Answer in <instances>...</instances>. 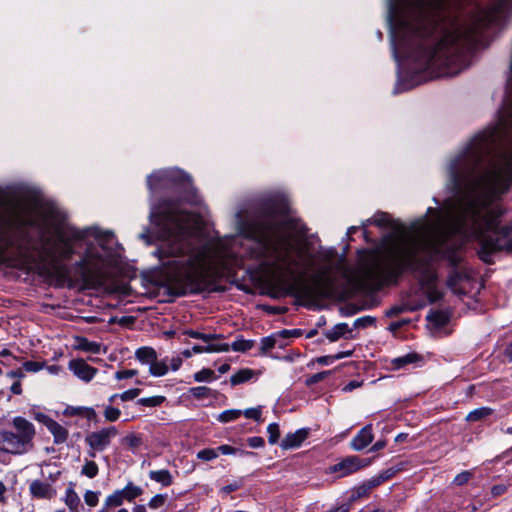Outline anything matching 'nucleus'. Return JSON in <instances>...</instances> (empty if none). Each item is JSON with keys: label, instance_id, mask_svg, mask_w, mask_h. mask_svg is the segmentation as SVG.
Wrapping results in <instances>:
<instances>
[{"label": "nucleus", "instance_id": "15", "mask_svg": "<svg viewBox=\"0 0 512 512\" xmlns=\"http://www.w3.org/2000/svg\"><path fill=\"white\" fill-rule=\"evenodd\" d=\"M352 329L349 328L347 323H338L333 326L330 330H327L324 334L330 342H335L340 338L352 339Z\"/></svg>", "mask_w": 512, "mask_h": 512}, {"label": "nucleus", "instance_id": "45", "mask_svg": "<svg viewBox=\"0 0 512 512\" xmlns=\"http://www.w3.org/2000/svg\"><path fill=\"white\" fill-rule=\"evenodd\" d=\"M461 280V275L458 271H452L448 278H447V286L452 289V290H455L456 286L458 285L459 281Z\"/></svg>", "mask_w": 512, "mask_h": 512}, {"label": "nucleus", "instance_id": "12", "mask_svg": "<svg viewBox=\"0 0 512 512\" xmlns=\"http://www.w3.org/2000/svg\"><path fill=\"white\" fill-rule=\"evenodd\" d=\"M373 441L372 425L363 427L351 440V447L356 451L365 449Z\"/></svg>", "mask_w": 512, "mask_h": 512}, {"label": "nucleus", "instance_id": "62", "mask_svg": "<svg viewBox=\"0 0 512 512\" xmlns=\"http://www.w3.org/2000/svg\"><path fill=\"white\" fill-rule=\"evenodd\" d=\"M11 393L15 395H21L22 394V385L19 380H16L10 387Z\"/></svg>", "mask_w": 512, "mask_h": 512}, {"label": "nucleus", "instance_id": "52", "mask_svg": "<svg viewBox=\"0 0 512 512\" xmlns=\"http://www.w3.org/2000/svg\"><path fill=\"white\" fill-rule=\"evenodd\" d=\"M111 322H113V323H118V324H119V325H121V326H126V327H128V326H130V325L134 324V322H135V318H134L133 316H122V317H120L119 319H117V318H113V319L111 320Z\"/></svg>", "mask_w": 512, "mask_h": 512}, {"label": "nucleus", "instance_id": "16", "mask_svg": "<svg viewBox=\"0 0 512 512\" xmlns=\"http://www.w3.org/2000/svg\"><path fill=\"white\" fill-rule=\"evenodd\" d=\"M135 358L143 365H151L158 358L154 348L143 346L135 351Z\"/></svg>", "mask_w": 512, "mask_h": 512}, {"label": "nucleus", "instance_id": "22", "mask_svg": "<svg viewBox=\"0 0 512 512\" xmlns=\"http://www.w3.org/2000/svg\"><path fill=\"white\" fill-rule=\"evenodd\" d=\"M254 375V371L249 368L240 369L237 373L230 377V383L232 386L239 385L241 383L249 381Z\"/></svg>", "mask_w": 512, "mask_h": 512}, {"label": "nucleus", "instance_id": "40", "mask_svg": "<svg viewBox=\"0 0 512 512\" xmlns=\"http://www.w3.org/2000/svg\"><path fill=\"white\" fill-rule=\"evenodd\" d=\"M121 411L113 406H106L104 409V417L109 422H115L120 418Z\"/></svg>", "mask_w": 512, "mask_h": 512}, {"label": "nucleus", "instance_id": "57", "mask_svg": "<svg viewBox=\"0 0 512 512\" xmlns=\"http://www.w3.org/2000/svg\"><path fill=\"white\" fill-rule=\"evenodd\" d=\"M124 441L130 447H137L141 443V439L138 436L134 435V434L127 435L125 437Z\"/></svg>", "mask_w": 512, "mask_h": 512}, {"label": "nucleus", "instance_id": "2", "mask_svg": "<svg viewBox=\"0 0 512 512\" xmlns=\"http://www.w3.org/2000/svg\"><path fill=\"white\" fill-rule=\"evenodd\" d=\"M33 202H19L14 205H0V261H4L8 251L21 253L25 244L20 239L26 228H40L41 253L47 261L51 274L69 286L81 284L93 288L105 280V260L99 252L87 248L84 255L72 265L69 261L76 248L86 239L87 229H79L58 220V212L49 208L45 217L57 220L48 235L36 217Z\"/></svg>", "mask_w": 512, "mask_h": 512}, {"label": "nucleus", "instance_id": "54", "mask_svg": "<svg viewBox=\"0 0 512 512\" xmlns=\"http://www.w3.org/2000/svg\"><path fill=\"white\" fill-rule=\"evenodd\" d=\"M248 445L251 448H261L264 446V439L260 436H254L247 439Z\"/></svg>", "mask_w": 512, "mask_h": 512}, {"label": "nucleus", "instance_id": "26", "mask_svg": "<svg viewBox=\"0 0 512 512\" xmlns=\"http://www.w3.org/2000/svg\"><path fill=\"white\" fill-rule=\"evenodd\" d=\"M255 345L254 340H246L243 338H237L231 345H229V350L237 352H247L252 349Z\"/></svg>", "mask_w": 512, "mask_h": 512}, {"label": "nucleus", "instance_id": "34", "mask_svg": "<svg viewBox=\"0 0 512 512\" xmlns=\"http://www.w3.org/2000/svg\"><path fill=\"white\" fill-rule=\"evenodd\" d=\"M217 453H221L223 455H230L239 452L243 456H254L255 453L247 450H238L230 445H221L217 449Z\"/></svg>", "mask_w": 512, "mask_h": 512}, {"label": "nucleus", "instance_id": "42", "mask_svg": "<svg viewBox=\"0 0 512 512\" xmlns=\"http://www.w3.org/2000/svg\"><path fill=\"white\" fill-rule=\"evenodd\" d=\"M218 457L216 449L206 448L197 453V458L203 461H211Z\"/></svg>", "mask_w": 512, "mask_h": 512}, {"label": "nucleus", "instance_id": "24", "mask_svg": "<svg viewBox=\"0 0 512 512\" xmlns=\"http://www.w3.org/2000/svg\"><path fill=\"white\" fill-rule=\"evenodd\" d=\"M149 372L152 376L161 377L167 374L168 365L166 360L158 361V358L149 366Z\"/></svg>", "mask_w": 512, "mask_h": 512}, {"label": "nucleus", "instance_id": "27", "mask_svg": "<svg viewBox=\"0 0 512 512\" xmlns=\"http://www.w3.org/2000/svg\"><path fill=\"white\" fill-rule=\"evenodd\" d=\"M65 503L71 511H77L78 505L80 503V498L72 487L66 489Z\"/></svg>", "mask_w": 512, "mask_h": 512}, {"label": "nucleus", "instance_id": "47", "mask_svg": "<svg viewBox=\"0 0 512 512\" xmlns=\"http://www.w3.org/2000/svg\"><path fill=\"white\" fill-rule=\"evenodd\" d=\"M471 477H472V473L470 471H463L456 475L453 482L456 485L461 486V485L467 483L471 479Z\"/></svg>", "mask_w": 512, "mask_h": 512}, {"label": "nucleus", "instance_id": "11", "mask_svg": "<svg viewBox=\"0 0 512 512\" xmlns=\"http://www.w3.org/2000/svg\"><path fill=\"white\" fill-rule=\"evenodd\" d=\"M308 435V428H301L294 433H288L281 441L280 447L284 450L298 448L307 439Z\"/></svg>", "mask_w": 512, "mask_h": 512}, {"label": "nucleus", "instance_id": "53", "mask_svg": "<svg viewBox=\"0 0 512 512\" xmlns=\"http://www.w3.org/2000/svg\"><path fill=\"white\" fill-rule=\"evenodd\" d=\"M407 310H408V308L405 305L393 306L386 312V316L387 317H396L399 314H401Z\"/></svg>", "mask_w": 512, "mask_h": 512}, {"label": "nucleus", "instance_id": "55", "mask_svg": "<svg viewBox=\"0 0 512 512\" xmlns=\"http://www.w3.org/2000/svg\"><path fill=\"white\" fill-rule=\"evenodd\" d=\"M6 376L11 379L21 380L25 377V373L22 368H17L6 373Z\"/></svg>", "mask_w": 512, "mask_h": 512}, {"label": "nucleus", "instance_id": "63", "mask_svg": "<svg viewBox=\"0 0 512 512\" xmlns=\"http://www.w3.org/2000/svg\"><path fill=\"white\" fill-rule=\"evenodd\" d=\"M350 510V504L345 503L340 506L334 507L326 512H349Z\"/></svg>", "mask_w": 512, "mask_h": 512}, {"label": "nucleus", "instance_id": "31", "mask_svg": "<svg viewBox=\"0 0 512 512\" xmlns=\"http://www.w3.org/2000/svg\"><path fill=\"white\" fill-rule=\"evenodd\" d=\"M193 378L196 382H210L217 377L215 376V373L213 370L209 368H203L202 370L196 372L193 375Z\"/></svg>", "mask_w": 512, "mask_h": 512}, {"label": "nucleus", "instance_id": "20", "mask_svg": "<svg viewBox=\"0 0 512 512\" xmlns=\"http://www.w3.org/2000/svg\"><path fill=\"white\" fill-rule=\"evenodd\" d=\"M149 478L160 483L164 487H168L173 483V477L169 470H152L149 472Z\"/></svg>", "mask_w": 512, "mask_h": 512}, {"label": "nucleus", "instance_id": "38", "mask_svg": "<svg viewBox=\"0 0 512 512\" xmlns=\"http://www.w3.org/2000/svg\"><path fill=\"white\" fill-rule=\"evenodd\" d=\"M267 432H268V442L270 444H276L279 440V437H280V430H279V426L277 423H271L268 425L267 427Z\"/></svg>", "mask_w": 512, "mask_h": 512}, {"label": "nucleus", "instance_id": "6", "mask_svg": "<svg viewBox=\"0 0 512 512\" xmlns=\"http://www.w3.org/2000/svg\"><path fill=\"white\" fill-rule=\"evenodd\" d=\"M12 425L15 431H0V451L20 455L31 450L35 436L34 425L21 416L13 418Z\"/></svg>", "mask_w": 512, "mask_h": 512}, {"label": "nucleus", "instance_id": "14", "mask_svg": "<svg viewBox=\"0 0 512 512\" xmlns=\"http://www.w3.org/2000/svg\"><path fill=\"white\" fill-rule=\"evenodd\" d=\"M29 489L32 496L39 499H50L55 493L50 484L40 480L32 481Z\"/></svg>", "mask_w": 512, "mask_h": 512}, {"label": "nucleus", "instance_id": "19", "mask_svg": "<svg viewBox=\"0 0 512 512\" xmlns=\"http://www.w3.org/2000/svg\"><path fill=\"white\" fill-rule=\"evenodd\" d=\"M193 354L198 353H214V352H228L229 351V344L227 343H207L206 346H200V345H194L192 348Z\"/></svg>", "mask_w": 512, "mask_h": 512}, {"label": "nucleus", "instance_id": "50", "mask_svg": "<svg viewBox=\"0 0 512 512\" xmlns=\"http://www.w3.org/2000/svg\"><path fill=\"white\" fill-rule=\"evenodd\" d=\"M42 365L36 361H26L23 363L22 369L27 372H38L41 370Z\"/></svg>", "mask_w": 512, "mask_h": 512}, {"label": "nucleus", "instance_id": "1", "mask_svg": "<svg viewBox=\"0 0 512 512\" xmlns=\"http://www.w3.org/2000/svg\"><path fill=\"white\" fill-rule=\"evenodd\" d=\"M499 128L493 127L475 135L464 151L448 166L450 186L456 194H464L446 223L440 212L432 207L428 214L436 216L433 231L423 237H411L395 247L390 258H375L362 270L363 286L378 291L388 284H396L405 272L417 273L418 281L430 304L443 298L437 288L438 275L431 263L447 259L456 264L455 249L450 246L452 236L464 241H477L478 256L487 264L494 253L512 250V240L504 243L506 233L500 229L504 214L501 206H492L512 185V173L492 161L486 163Z\"/></svg>", "mask_w": 512, "mask_h": 512}, {"label": "nucleus", "instance_id": "29", "mask_svg": "<svg viewBox=\"0 0 512 512\" xmlns=\"http://www.w3.org/2000/svg\"><path fill=\"white\" fill-rule=\"evenodd\" d=\"M241 415L242 411L238 409L225 410L218 415L217 420L221 423H228L238 419Z\"/></svg>", "mask_w": 512, "mask_h": 512}, {"label": "nucleus", "instance_id": "35", "mask_svg": "<svg viewBox=\"0 0 512 512\" xmlns=\"http://www.w3.org/2000/svg\"><path fill=\"white\" fill-rule=\"evenodd\" d=\"M368 222L373 223L378 227L384 228L391 225V218L388 213L381 212L376 214L372 220H368Z\"/></svg>", "mask_w": 512, "mask_h": 512}, {"label": "nucleus", "instance_id": "49", "mask_svg": "<svg viewBox=\"0 0 512 512\" xmlns=\"http://www.w3.org/2000/svg\"><path fill=\"white\" fill-rule=\"evenodd\" d=\"M243 483L241 480H237V481H234L224 487L221 488V493L223 494H229V493H232L234 491H237L238 489H240L242 487Z\"/></svg>", "mask_w": 512, "mask_h": 512}, {"label": "nucleus", "instance_id": "5", "mask_svg": "<svg viewBox=\"0 0 512 512\" xmlns=\"http://www.w3.org/2000/svg\"><path fill=\"white\" fill-rule=\"evenodd\" d=\"M161 215L167 226L168 237L156 254L162 265L174 272L168 287L169 293L180 297L205 290L223 291V288L215 287L221 273L212 266V261L223 254L222 242L195 244L188 232L194 216L179 205L164 207Z\"/></svg>", "mask_w": 512, "mask_h": 512}, {"label": "nucleus", "instance_id": "21", "mask_svg": "<svg viewBox=\"0 0 512 512\" xmlns=\"http://www.w3.org/2000/svg\"><path fill=\"white\" fill-rule=\"evenodd\" d=\"M183 335H187V336H189L191 338H195V339H200L205 343H209L214 340L224 338V336L222 334H215V333L214 334H211V333L206 334V333H201V332H198V331H195L192 329L184 330Z\"/></svg>", "mask_w": 512, "mask_h": 512}, {"label": "nucleus", "instance_id": "46", "mask_svg": "<svg viewBox=\"0 0 512 512\" xmlns=\"http://www.w3.org/2000/svg\"><path fill=\"white\" fill-rule=\"evenodd\" d=\"M140 393H141V390L139 388H133V389H129V390L124 391L123 393L119 394V398L122 401H130V400L135 399Z\"/></svg>", "mask_w": 512, "mask_h": 512}, {"label": "nucleus", "instance_id": "8", "mask_svg": "<svg viewBox=\"0 0 512 512\" xmlns=\"http://www.w3.org/2000/svg\"><path fill=\"white\" fill-rule=\"evenodd\" d=\"M368 464L369 461L366 459L353 455L348 456L337 464L331 466L330 471L333 473H339L340 477H344L366 467Z\"/></svg>", "mask_w": 512, "mask_h": 512}, {"label": "nucleus", "instance_id": "60", "mask_svg": "<svg viewBox=\"0 0 512 512\" xmlns=\"http://www.w3.org/2000/svg\"><path fill=\"white\" fill-rule=\"evenodd\" d=\"M335 355H325V356H320L316 359V362L318 364H321V365H330L332 364L334 361H336V358H334Z\"/></svg>", "mask_w": 512, "mask_h": 512}, {"label": "nucleus", "instance_id": "51", "mask_svg": "<svg viewBox=\"0 0 512 512\" xmlns=\"http://www.w3.org/2000/svg\"><path fill=\"white\" fill-rule=\"evenodd\" d=\"M138 373L135 369H129V370H120L115 373V378L118 380L122 379H128L136 376Z\"/></svg>", "mask_w": 512, "mask_h": 512}, {"label": "nucleus", "instance_id": "25", "mask_svg": "<svg viewBox=\"0 0 512 512\" xmlns=\"http://www.w3.org/2000/svg\"><path fill=\"white\" fill-rule=\"evenodd\" d=\"M124 500L121 490H116L105 499L104 508L109 509L119 507L123 504Z\"/></svg>", "mask_w": 512, "mask_h": 512}, {"label": "nucleus", "instance_id": "59", "mask_svg": "<svg viewBox=\"0 0 512 512\" xmlns=\"http://www.w3.org/2000/svg\"><path fill=\"white\" fill-rule=\"evenodd\" d=\"M86 407H68L66 409V414L70 416H84V410Z\"/></svg>", "mask_w": 512, "mask_h": 512}, {"label": "nucleus", "instance_id": "10", "mask_svg": "<svg viewBox=\"0 0 512 512\" xmlns=\"http://www.w3.org/2000/svg\"><path fill=\"white\" fill-rule=\"evenodd\" d=\"M69 369L81 380L89 382L96 374L97 369L88 365L83 359H73L69 362Z\"/></svg>", "mask_w": 512, "mask_h": 512}, {"label": "nucleus", "instance_id": "58", "mask_svg": "<svg viewBox=\"0 0 512 512\" xmlns=\"http://www.w3.org/2000/svg\"><path fill=\"white\" fill-rule=\"evenodd\" d=\"M508 489V486L505 485V484H497V485H494L492 488H491V494L494 496V497H497V496H500L502 494H504Z\"/></svg>", "mask_w": 512, "mask_h": 512}, {"label": "nucleus", "instance_id": "48", "mask_svg": "<svg viewBox=\"0 0 512 512\" xmlns=\"http://www.w3.org/2000/svg\"><path fill=\"white\" fill-rule=\"evenodd\" d=\"M301 335H302V332L300 329H292V330L284 329L277 333L278 337H281L284 339L299 337Z\"/></svg>", "mask_w": 512, "mask_h": 512}, {"label": "nucleus", "instance_id": "44", "mask_svg": "<svg viewBox=\"0 0 512 512\" xmlns=\"http://www.w3.org/2000/svg\"><path fill=\"white\" fill-rule=\"evenodd\" d=\"M100 492H94L91 490L86 491L84 494V501L90 507H95L99 501Z\"/></svg>", "mask_w": 512, "mask_h": 512}, {"label": "nucleus", "instance_id": "43", "mask_svg": "<svg viewBox=\"0 0 512 512\" xmlns=\"http://www.w3.org/2000/svg\"><path fill=\"white\" fill-rule=\"evenodd\" d=\"M166 500H167L166 494H157L150 499L148 506L151 509H158V508H161L162 506H164Z\"/></svg>", "mask_w": 512, "mask_h": 512}, {"label": "nucleus", "instance_id": "28", "mask_svg": "<svg viewBox=\"0 0 512 512\" xmlns=\"http://www.w3.org/2000/svg\"><path fill=\"white\" fill-rule=\"evenodd\" d=\"M492 413V409L488 407H481L471 411L467 416L466 420L469 422H477Z\"/></svg>", "mask_w": 512, "mask_h": 512}, {"label": "nucleus", "instance_id": "39", "mask_svg": "<svg viewBox=\"0 0 512 512\" xmlns=\"http://www.w3.org/2000/svg\"><path fill=\"white\" fill-rule=\"evenodd\" d=\"M242 414L246 418L253 419L256 422L262 421V407L261 406H258L256 408H248V409L242 411Z\"/></svg>", "mask_w": 512, "mask_h": 512}, {"label": "nucleus", "instance_id": "23", "mask_svg": "<svg viewBox=\"0 0 512 512\" xmlns=\"http://www.w3.org/2000/svg\"><path fill=\"white\" fill-rule=\"evenodd\" d=\"M124 499L132 502L135 498L143 494L141 487L136 486L133 482H128L127 485L121 489Z\"/></svg>", "mask_w": 512, "mask_h": 512}, {"label": "nucleus", "instance_id": "17", "mask_svg": "<svg viewBox=\"0 0 512 512\" xmlns=\"http://www.w3.org/2000/svg\"><path fill=\"white\" fill-rule=\"evenodd\" d=\"M401 470L400 467H390L383 471H381L378 475L374 476L369 480V488H375L382 484L383 482L391 479L394 477L399 471Z\"/></svg>", "mask_w": 512, "mask_h": 512}, {"label": "nucleus", "instance_id": "41", "mask_svg": "<svg viewBox=\"0 0 512 512\" xmlns=\"http://www.w3.org/2000/svg\"><path fill=\"white\" fill-rule=\"evenodd\" d=\"M376 322V318L372 316H363L357 318L354 321L353 328H366L368 326L374 325Z\"/></svg>", "mask_w": 512, "mask_h": 512}, {"label": "nucleus", "instance_id": "30", "mask_svg": "<svg viewBox=\"0 0 512 512\" xmlns=\"http://www.w3.org/2000/svg\"><path fill=\"white\" fill-rule=\"evenodd\" d=\"M426 318L437 326H443L448 322V316L442 311H431Z\"/></svg>", "mask_w": 512, "mask_h": 512}, {"label": "nucleus", "instance_id": "7", "mask_svg": "<svg viewBox=\"0 0 512 512\" xmlns=\"http://www.w3.org/2000/svg\"><path fill=\"white\" fill-rule=\"evenodd\" d=\"M118 435L115 426L104 427L98 431L90 432L85 437V443L89 447V455L95 457L96 452H102L108 448L114 437Z\"/></svg>", "mask_w": 512, "mask_h": 512}, {"label": "nucleus", "instance_id": "13", "mask_svg": "<svg viewBox=\"0 0 512 512\" xmlns=\"http://www.w3.org/2000/svg\"><path fill=\"white\" fill-rule=\"evenodd\" d=\"M43 418H46L45 425L47 429L51 432L54 437L55 444H62L68 438V430L59 424L57 421L46 417L45 415H41Z\"/></svg>", "mask_w": 512, "mask_h": 512}, {"label": "nucleus", "instance_id": "32", "mask_svg": "<svg viewBox=\"0 0 512 512\" xmlns=\"http://www.w3.org/2000/svg\"><path fill=\"white\" fill-rule=\"evenodd\" d=\"M277 334L261 339L260 354L264 355L273 349L277 344Z\"/></svg>", "mask_w": 512, "mask_h": 512}, {"label": "nucleus", "instance_id": "64", "mask_svg": "<svg viewBox=\"0 0 512 512\" xmlns=\"http://www.w3.org/2000/svg\"><path fill=\"white\" fill-rule=\"evenodd\" d=\"M170 365H171V368L173 371H176L180 368V366L182 365V359L180 357H173L171 360H170Z\"/></svg>", "mask_w": 512, "mask_h": 512}, {"label": "nucleus", "instance_id": "56", "mask_svg": "<svg viewBox=\"0 0 512 512\" xmlns=\"http://www.w3.org/2000/svg\"><path fill=\"white\" fill-rule=\"evenodd\" d=\"M511 118H512V109L505 108V111H503V114L500 117L499 125L502 127L506 126Z\"/></svg>", "mask_w": 512, "mask_h": 512}, {"label": "nucleus", "instance_id": "61", "mask_svg": "<svg viewBox=\"0 0 512 512\" xmlns=\"http://www.w3.org/2000/svg\"><path fill=\"white\" fill-rule=\"evenodd\" d=\"M84 417H86L88 420H92L94 422H97V414L94 408L92 407H86L84 410Z\"/></svg>", "mask_w": 512, "mask_h": 512}, {"label": "nucleus", "instance_id": "9", "mask_svg": "<svg viewBox=\"0 0 512 512\" xmlns=\"http://www.w3.org/2000/svg\"><path fill=\"white\" fill-rule=\"evenodd\" d=\"M163 180H169L175 183L183 184L190 182V177L182 170H170L161 173H153L147 177V186L153 190L155 186Z\"/></svg>", "mask_w": 512, "mask_h": 512}, {"label": "nucleus", "instance_id": "37", "mask_svg": "<svg viewBox=\"0 0 512 512\" xmlns=\"http://www.w3.org/2000/svg\"><path fill=\"white\" fill-rule=\"evenodd\" d=\"M165 401L164 396H152L147 398H141L138 400V404L146 407L160 406Z\"/></svg>", "mask_w": 512, "mask_h": 512}, {"label": "nucleus", "instance_id": "33", "mask_svg": "<svg viewBox=\"0 0 512 512\" xmlns=\"http://www.w3.org/2000/svg\"><path fill=\"white\" fill-rule=\"evenodd\" d=\"M188 392L192 397L200 400L211 396L212 390L206 386H197L190 388Z\"/></svg>", "mask_w": 512, "mask_h": 512}, {"label": "nucleus", "instance_id": "36", "mask_svg": "<svg viewBox=\"0 0 512 512\" xmlns=\"http://www.w3.org/2000/svg\"><path fill=\"white\" fill-rule=\"evenodd\" d=\"M98 471L99 468L96 462L90 460L85 462L84 466L82 467L81 473L87 476L88 478H94L97 476Z\"/></svg>", "mask_w": 512, "mask_h": 512}, {"label": "nucleus", "instance_id": "4", "mask_svg": "<svg viewBox=\"0 0 512 512\" xmlns=\"http://www.w3.org/2000/svg\"><path fill=\"white\" fill-rule=\"evenodd\" d=\"M243 230L248 238L255 240L263 248L265 255L272 258L271 266H283L291 276V280L283 276L270 280L272 297L293 296L300 300L313 301L328 295L330 281L325 273L314 275L311 285L304 282L303 275L295 276L294 268L299 266V261L291 256L295 246L285 230L302 238L306 236L308 228L300 219L287 216L283 204L273 200L263 202L255 216L243 223Z\"/></svg>", "mask_w": 512, "mask_h": 512}, {"label": "nucleus", "instance_id": "3", "mask_svg": "<svg viewBox=\"0 0 512 512\" xmlns=\"http://www.w3.org/2000/svg\"><path fill=\"white\" fill-rule=\"evenodd\" d=\"M413 5L420 15L415 29L419 43L410 56L424 69L439 70L438 76H455L469 67L482 28L501 26L512 15V0H496L473 23L448 27L446 12L454 0H413Z\"/></svg>", "mask_w": 512, "mask_h": 512}, {"label": "nucleus", "instance_id": "18", "mask_svg": "<svg viewBox=\"0 0 512 512\" xmlns=\"http://www.w3.org/2000/svg\"><path fill=\"white\" fill-rule=\"evenodd\" d=\"M421 359L422 357L419 354L412 352L392 359L391 365L394 370H399L405 367L406 365L416 363Z\"/></svg>", "mask_w": 512, "mask_h": 512}]
</instances>
